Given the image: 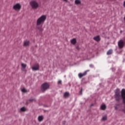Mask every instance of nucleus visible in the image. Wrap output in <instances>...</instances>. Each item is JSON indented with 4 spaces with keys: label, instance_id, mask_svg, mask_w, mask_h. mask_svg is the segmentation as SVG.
I'll list each match as a JSON object with an SVG mask.
<instances>
[{
    "label": "nucleus",
    "instance_id": "obj_10",
    "mask_svg": "<svg viewBox=\"0 0 125 125\" xmlns=\"http://www.w3.org/2000/svg\"><path fill=\"white\" fill-rule=\"evenodd\" d=\"M106 105L105 104H103L101 106V110H103V111H104V110H106Z\"/></svg>",
    "mask_w": 125,
    "mask_h": 125
},
{
    "label": "nucleus",
    "instance_id": "obj_8",
    "mask_svg": "<svg viewBox=\"0 0 125 125\" xmlns=\"http://www.w3.org/2000/svg\"><path fill=\"white\" fill-rule=\"evenodd\" d=\"M30 44V42L28 41H25L24 42L23 45L24 46H29V45Z\"/></svg>",
    "mask_w": 125,
    "mask_h": 125
},
{
    "label": "nucleus",
    "instance_id": "obj_17",
    "mask_svg": "<svg viewBox=\"0 0 125 125\" xmlns=\"http://www.w3.org/2000/svg\"><path fill=\"white\" fill-rule=\"evenodd\" d=\"M119 106V104H116L114 106V108L115 110H118L119 109V107H118Z\"/></svg>",
    "mask_w": 125,
    "mask_h": 125
},
{
    "label": "nucleus",
    "instance_id": "obj_25",
    "mask_svg": "<svg viewBox=\"0 0 125 125\" xmlns=\"http://www.w3.org/2000/svg\"><path fill=\"white\" fill-rule=\"evenodd\" d=\"M90 67H92V65L90 64Z\"/></svg>",
    "mask_w": 125,
    "mask_h": 125
},
{
    "label": "nucleus",
    "instance_id": "obj_4",
    "mask_svg": "<svg viewBox=\"0 0 125 125\" xmlns=\"http://www.w3.org/2000/svg\"><path fill=\"white\" fill-rule=\"evenodd\" d=\"M21 7H22L21 4H20L19 3H18L13 6V8L16 11H19V10L21 9Z\"/></svg>",
    "mask_w": 125,
    "mask_h": 125
},
{
    "label": "nucleus",
    "instance_id": "obj_9",
    "mask_svg": "<svg viewBox=\"0 0 125 125\" xmlns=\"http://www.w3.org/2000/svg\"><path fill=\"white\" fill-rule=\"evenodd\" d=\"M94 41H96V42H100V36H96L95 37H94Z\"/></svg>",
    "mask_w": 125,
    "mask_h": 125
},
{
    "label": "nucleus",
    "instance_id": "obj_2",
    "mask_svg": "<svg viewBox=\"0 0 125 125\" xmlns=\"http://www.w3.org/2000/svg\"><path fill=\"white\" fill-rule=\"evenodd\" d=\"M30 5L33 8V9H37L40 7V4L36 0H32L30 2Z\"/></svg>",
    "mask_w": 125,
    "mask_h": 125
},
{
    "label": "nucleus",
    "instance_id": "obj_18",
    "mask_svg": "<svg viewBox=\"0 0 125 125\" xmlns=\"http://www.w3.org/2000/svg\"><path fill=\"white\" fill-rule=\"evenodd\" d=\"M21 112H25V111H26V108H25L24 107H21Z\"/></svg>",
    "mask_w": 125,
    "mask_h": 125
},
{
    "label": "nucleus",
    "instance_id": "obj_22",
    "mask_svg": "<svg viewBox=\"0 0 125 125\" xmlns=\"http://www.w3.org/2000/svg\"><path fill=\"white\" fill-rule=\"evenodd\" d=\"M29 101H35V99H30Z\"/></svg>",
    "mask_w": 125,
    "mask_h": 125
},
{
    "label": "nucleus",
    "instance_id": "obj_23",
    "mask_svg": "<svg viewBox=\"0 0 125 125\" xmlns=\"http://www.w3.org/2000/svg\"><path fill=\"white\" fill-rule=\"evenodd\" d=\"M64 1H65V2H68V0H63Z\"/></svg>",
    "mask_w": 125,
    "mask_h": 125
},
{
    "label": "nucleus",
    "instance_id": "obj_3",
    "mask_svg": "<svg viewBox=\"0 0 125 125\" xmlns=\"http://www.w3.org/2000/svg\"><path fill=\"white\" fill-rule=\"evenodd\" d=\"M49 88V84L48 83H44L41 86V90L42 91H45L46 89Z\"/></svg>",
    "mask_w": 125,
    "mask_h": 125
},
{
    "label": "nucleus",
    "instance_id": "obj_1",
    "mask_svg": "<svg viewBox=\"0 0 125 125\" xmlns=\"http://www.w3.org/2000/svg\"><path fill=\"white\" fill-rule=\"evenodd\" d=\"M46 20V16L42 15L36 21V29H38L40 32H42L43 28H42V24L44 23Z\"/></svg>",
    "mask_w": 125,
    "mask_h": 125
},
{
    "label": "nucleus",
    "instance_id": "obj_21",
    "mask_svg": "<svg viewBox=\"0 0 125 125\" xmlns=\"http://www.w3.org/2000/svg\"><path fill=\"white\" fill-rule=\"evenodd\" d=\"M58 83V84H61V83H62V81L59 80Z\"/></svg>",
    "mask_w": 125,
    "mask_h": 125
},
{
    "label": "nucleus",
    "instance_id": "obj_6",
    "mask_svg": "<svg viewBox=\"0 0 125 125\" xmlns=\"http://www.w3.org/2000/svg\"><path fill=\"white\" fill-rule=\"evenodd\" d=\"M32 69L33 71H38L40 69V65L38 63H35L32 67Z\"/></svg>",
    "mask_w": 125,
    "mask_h": 125
},
{
    "label": "nucleus",
    "instance_id": "obj_19",
    "mask_svg": "<svg viewBox=\"0 0 125 125\" xmlns=\"http://www.w3.org/2000/svg\"><path fill=\"white\" fill-rule=\"evenodd\" d=\"M103 121H106L107 120V116H104L102 118Z\"/></svg>",
    "mask_w": 125,
    "mask_h": 125
},
{
    "label": "nucleus",
    "instance_id": "obj_24",
    "mask_svg": "<svg viewBox=\"0 0 125 125\" xmlns=\"http://www.w3.org/2000/svg\"><path fill=\"white\" fill-rule=\"evenodd\" d=\"M124 6L125 7V1L124 2Z\"/></svg>",
    "mask_w": 125,
    "mask_h": 125
},
{
    "label": "nucleus",
    "instance_id": "obj_11",
    "mask_svg": "<svg viewBox=\"0 0 125 125\" xmlns=\"http://www.w3.org/2000/svg\"><path fill=\"white\" fill-rule=\"evenodd\" d=\"M71 42L72 44H75V43H77V40L76 39H73L71 40Z\"/></svg>",
    "mask_w": 125,
    "mask_h": 125
},
{
    "label": "nucleus",
    "instance_id": "obj_13",
    "mask_svg": "<svg viewBox=\"0 0 125 125\" xmlns=\"http://www.w3.org/2000/svg\"><path fill=\"white\" fill-rule=\"evenodd\" d=\"M43 120V117H42V116H40L38 117V121L39 122H42V121Z\"/></svg>",
    "mask_w": 125,
    "mask_h": 125
},
{
    "label": "nucleus",
    "instance_id": "obj_14",
    "mask_svg": "<svg viewBox=\"0 0 125 125\" xmlns=\"http://www.w3.org/2000/svg\"><path fill=\"white\" fill-rule=\"evenodd\" d=\"M112 53H113V50H109L107 51V55H110L111 54H112Z\"/></svg>",
    "mask_w": 125,
    "mask_h": 125
},
{
    "label": "nucleus",
    "instance_id": "obj_20",
    "mask_svg": "<svg viewBox=\"0 0 125 125\" xmlns=\"http://www.w3.org/2000/svg\"><path fill=\"white\" fill-rule=\"evenodd\" d=\"M21 91H22V92H27V90H26V89H25V88H22V89H21Z\"/></svg>",
    "mask_w": 125,
    "mask_h": 125
},
{
    "label": "nucleus",
    "instance_id": "obj_12",
    "mask_svg": "<svg viewBox=\"0 0 125 125\" xmlns=\"http://www.w3.org/2000/svg\"><path fill=\"white\" fill-rule=\"evenodd\" d=\"M69 96H70V94L68 92H65L64 94V97L65 98H67V97H69Z\"/></svg>",
    "mask_w": 125,
    "mask_h": 125
},
{
    "label": "nucleus",
    "instance_id": "obj_15",
    "mask_svg": "<svg viewBox=\"0 0 125 125\" xmlns=\"http://www.w3.org/2000/svg\"><path fill=\"white\" fill-rule=\"evenodd\" d=\"M75 2L76 4H81V0H75Z\"/></svg>",
    "mask_w": 125,
    "mask_h": 125
},
{
    "label": "nucleus",
    "instance_id": "obj_5",
    "mask_svg": "<svg viewBox=\"0 0 125 125\" xmlns=\"http://www.w3.org/2000/svg\"><path fill=\"white\" fill-rule=\"evenodd\" d=\"M124 41L125 42L121 40L118 42V46L119 48H123L124 46H125V39H124Z\"/></svg>",
    "mask_w": 125,
    "mask_h": 125
},
{
    "label": "nucleus",
    "instance_id": "obj_7",
    "mask_svg": "<svg viewBox=\"0 0 125 125\" xmlns=\"http://www.w3.org/2000/svg\"><path fill=\"white\" fill-rule=\"evenodd\" d=\"M89 70H86L84 71L83 73H80L78 74V77L80 79H82L83 77H84V76H86V75L87 74V72H88Z\"/></svg>",
    "mask_w": 125,
    "mask_h": 125
},
{
    "label": "nucleus",
    "instance_id": "obj_16",
    "mask_svg": "<svg viewBox=\"0 0 125 125\" xmlns=\"http://www.w3.org/2000/svg\"><path fill=\"white\" fill-rule=\"evenodd\" d=\"M21 67L22 68H23V69H25V68H26V67H27V64H25V63H21Z\"/></svg>",
    "mask_w": 125,
    "mask_h": 125
}]
</instances>
